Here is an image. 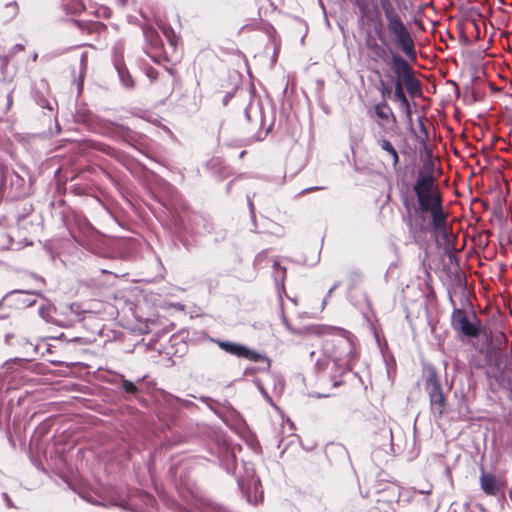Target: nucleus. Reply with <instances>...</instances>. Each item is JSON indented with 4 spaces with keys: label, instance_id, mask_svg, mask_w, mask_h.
Listing matches in <instances>:
<instances>
[{
    "label": "nucleus",
    "instance_id": "obj_1",
    "mask_svg": "<svg viewBox=\"0 0 512 512\" xmlns=\"http://www.w3.org/2000/svg\"><path fill=\"white\" fill-rule=\"evenodd\" d=\"M416 197L414 214L408 213L405 223L410 235L418 240L428 232L440 239L446 249H453L455 238L444 208L443 193L433 170H420L412 185Z\"/></svg>",
    "mask_w": 512,
    "mask_h": 512
},
{
    "label": "nucleus",
    "instance_id": "obj_2",
    "mask_svg": "<svg viewBox=\"0 0 512 512\" xmlns=\"http://www.w3.org/2000/svg\"><path fill=\"white\" fill-rule=\"evenodd\" d=\"M385 77L394 84L393 98L406 109L407 114H411L410 103L405 94L419 96L422 92L421 82L415 75L412 66L398 53L391 54L390 70L384 73Z\"/></svg>",
    "mask_w": 512,
    "mask_h": 512
},
{
    "label": "nucleus",
    "instance_id": "obj_3",
    "mask_svg": "<svg viewBox=\"0 0 512 512\" xmlns=\"http://www.w3.org/2000/svg\"><path fill=\"white\" fill-rule=\"evenodd\" d=\"M327 333L337 338L326 341V352L338 366L350 371L352 369L351 361L354 353L352 334L338 327H329Z\"/></svg>",
    "mask_w": 512,
    "mask_h": 512
},
{
    "label": "nucleus",
    "instance_id": "obj_4",
    "mask_svg": "<svg viewBox=\"0 0 512 512\" xmlns=\"http://www.w3.org/2000/svg\"><path fill=\"white\" fill-rule=\"evenodd\" d=\"M424 390L428 394L431 412L441 418L447 408V395L443 391L440 378L434 368L427 370L424 382Z\"/></svg>",
    "mask_w": 512,
    "mask_h": 512
},
{
    "label": "nucleus",
    "instance_id": "obj_5",
    "mask_svg": "<svg viewBox=\"0 0 512 512\" xmlns=\"http://www.w3.org/2000/svg\"><path fill=\"white\" fill-rule=\"evenodd\" d=\"M392 43L408 58L415 60L417 56L415 42L412 35L401 18L387 23Z\"/></svg>",
    "mask_w": 512,
    "mask_h": 512
},
{
    "label": "nucleus",
    "instance_id": "obj_6",
    "mask_svg": "<svg viewBox=\"0 0 512 512\" xmlns=\"http://www.w3.org/2000/svg\"><path fill=\"white\" fill-rule=\"evenodd\" d=\"M472 318L477 323L470 321L469 315L464 309L456 308L451 315V326L465 337L476 338L480 334L479 320L475 314L472 315Z\"/></svg>",
    "mask_w": 512,
    "mask_h": 512
},
{
    "label": "nucleus",
    "instance_id": "obj_7",
    "mask_svg": "<svg viewBox=\"0 0 512 512\" xmlns=\"http://www.w3.org/2000/svg\"><path fill=\"white\" fill-rule=\"evenodd\" d=\"M375 31L381 43H379L376 38L369 36L365 40L367 56L374 63L384 62L390 65L391 54L394 52L392 50L387 49V42L386 38L383 35L382 28L380 27Z\"/></svg>",
    "mask_w": 512,
    "mask_h": 512
},
{
    "label": "nucleus",
    "instance_id": "obj_8",
    "mask_svg": "<svg viewBox=\"0 0 512 512\" xmlns=\"http://www.w3.org/2000/svg\"><path fill=\"white\" fill-rule=\"evenodd\" d=\"M219 348H221L223 351L237 356L239 358H243L252 362H267V364H270V360L267 356H265L262 353H259L255 350H252L242 344L234 343L230 341H223V340H213Z\"/></svg>",
    "mask_w": 512,
    "mask_h": 512
},
{
    "label": "nucleus",
    "instance_id": "obj_9",
    "mask_svg": "<svg viewBox=\"0 0 512 512\" xmlns=\"http://www.w3.org/2000/svg\"><path fill=\"white\" fill-rule=\"evenodd\" d=\"M479 482L482 491L488 496H496L503 486L501 481L494 474L483 470Z\"/></svg>",
    "mask_w": 512,
    "mask_h": 512
},
{
    "label": "nucleus",
    "instance_id": "obj_10",
    "mask_svg": "<svg viewBox=\"0 0 512 512\" xmlns=\"http://www.w3.org/2000/svg\"><path fill=\"white\" fill-rule=\"evenodd\" d=\"M374 113L376 117L379 119L377 122L379 127H384L385 122H388L390 118H392L393 122L396 121V117L387 103V101H381L374 105Z\"/></svg>",
    "mask_w": 512,
    "mask_h": 512
},
{
    "label": "nucleus",
    "instance_id": "obj_11",
    "mask_svg": "<svg viewBox=\"0 0 512 512\" xmlns=\"http://www.w3.org/2000/svg\"><path fill=\"white\" fill-rule=\"evenodd\" d=\"M379 147L387 153L390 163L394 169H397L400 163L399 153L393 144L386 138H380L377 140Z\"/></svg>",
    "mask_w": 512,
    "mask_h": 512
},
{
    "label": "nucleus",
    "instance_id": "obj_12",
    "mask_svg": "<svg viewBox=\"0 0 512 512\" xmlns=\"http://www.w3.org/2000/svg\"><path fill=\"white\" fill-rule=\"evenodd\" d=\"M143 34L145 37L146 42L149 44V46L153 49H158L162 47V40L157 32V30L150 26H145L143 28Z\"/></svg>",
    "mask_w": 512,
    "mask_h": 512
},
{
    "label": "nucleus",
    "instance_id": "obj_13",
    "mask_svg": "<svg viewBox=\"0 0 512 512\" xmlns=\"http://www.w3.org/2000/svg\"><path fill=\"white\" fill-rule=\"evenodd\" d=\"M381 7L384 11L387 23L401 18L400 15L394 10L390 0H380Z\"/></svg>",
    "mask_w": 512,
    "mask_h": 512
},
{
    "label": "nucleus",
    "instance_id": "obj_14",
    "mask_svg": "<svg viewBox=\"0 0 512 512\" xmlns=\"http://www.w3.org/2000/svg\"><path fill=\"white\" fill-rule=\"evenodd\" d=\"M379 92L382 97V101L392 98L394 92V85L392 86L385 80L379 81Z\"/></svg>",
    "mask_w": 512,
    "mask_h": 512
},
{
    "label": "nucleus",
    "instance_id": "obj_15",
    "mask_svg": "<svg viewBox=\"0 0 512 512\" xmlns=\"http://www.w3.org/2000/svg\"><path fill=\"white\" fill-rule=\"evenodd\" d=\"M161 30L166 39L168 40V42L170 43V45L176 48L179 42V37L176 35L174 30L170 26H163Z\"/></svg>",
    "mask_w": 512,
    "mask_h": 512
},
{
    "label": "nucleus",
    "instance_id": "obj_16",
    "mask_svg": "<svg viewBox=\"0 0 512 512\" xmlns=\"http://www.w3.org/2000/svg\"><path fill=\"white\" fill-rule=\"evenodd\" d=\"M273 269L276 273V276H281V279L284 280L286 278V267L282 266L278 259L273 261Z\"/></svg>",
    "mask_w": 512,
    "mask_h": 512
},
{
    "label": "nucleus",
    "instance_id": "obj_17",
    "mask_svg": "<svg viewBox=\"0 0 512 512\" xmlns=\"http://www.w3.org/2000/svg\"><path fill=\"white\" fill-rule=\"evenodd\" d=\"M122 388L126 393L129 394H136L138 392V388L136 387V385L129 380L122 381Z\"/></svg>",
    "mask_w": 512,
    "mask_h": 512
},
{
    "label": "nucleus",
    "instance_id": "obj_18",
    "mask_svg": "<svg viewBox=\"0 0 512 512\" xmlns=\"http://www.w3.org/2000/svg\"><path fill=\"white\" fill-rule=\"evenodd\" d=\"M96 148L107 155H113L115 153V150L106 144H98Z\"/></svg>",
    "mask_w": 512,
    "mask_h": 512
},
{
    "label": "nucleus",
    "instance_id": "obj_19",
    "mask_svg": "<svg viewBox=\"0 0 512 512\" xmlns=\"http://www.w3.org/2000/svg\"><path fill=\"white\" fill-rule=\"evenodd\" d=\"M146 74H147V76H148L150 79L155 80V79H157L158 71H157L155 68H153V67H149V68L147 69Z\"/></svg>",
    "mask_w": 512,
    "mask_h": 512
},
{
    "label": "nucleus",
    "instance_id": "obj_20",
    "mask_svg": "<svg viewBox=\"0 0 512 512\" xmlns=\"http://www.w3.org/2000/svg\"><path fill=\"white\" fill-rule=\"evenodd\" d=\"M12 102H13L12 95L8 94L7 95V105H8V107H10L12 105Z\"/></svg>",
    "mask_w": 512,
    "mask_h": 512
}]
</instances>
